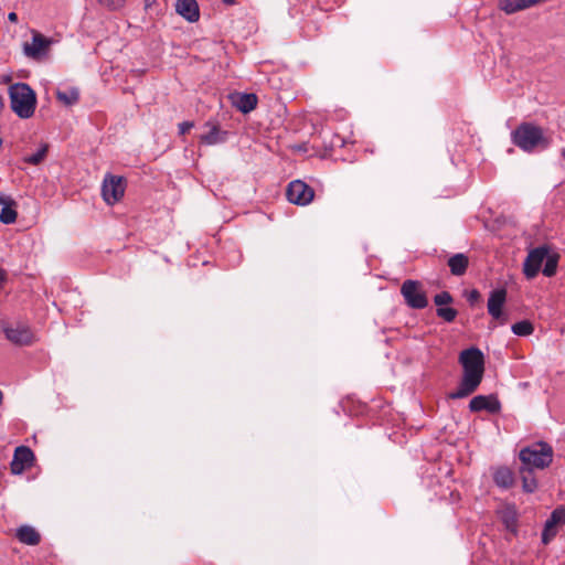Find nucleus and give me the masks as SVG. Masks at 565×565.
I'll use <instances>...</instances> for the list:
<instances>
[{
  "instance_id": "10",
  "label": "nucleus",
  "mask_w": 565,
  "mask_h": 565,
  "mask_svg": "<svg viewBox=\"0 0 565 565\" xmlns=\"http://www.w3.org/2000/svg\"><path fill=\"white\" fill-rule=\"evenodd\" d=\"M34 460L33 451L26 446H19L14 450L13 459L10 463V469L13 475H21L24 470L30 468Z\"/></svg>"
},
{
  "instance_id": "34",
  "label": "nucleus",
  "mask_w": 565,
  "mask_h": 565,
  "mask_svg": "<svg viewBox=\"0 0 565 565\" xmlns=\"http://www.w3.org/2000/svg\"><path fill=\"white\" fill-rule=\"evenodd\" d=\"M77 93L73 89V95H72V98H73V103L77 99Z\"/></svg>"
},
{
  "instance_id": "4",
  "label": "nucleus",
  "mask_w": 565,
  "mask_h": 565,
  "mask_svg": "<svg viewBox=\"0 0 565 565\" xmlns=\"http://www.w3.org/2000/svg\"><path fill=\"white\" fill-rule=\"evenodd\" d=\"M519 457L522 466L532 469H544L548 467L553 460V448L543 441L534 443L521 449Z\"/></svg>"
},
{
  "instance_id": "7",
  "label": "nucleus",
  "mask_w": 565,
  "mask_h": 565,
  "mask_svg": "<svg viewBox=\"0 0 565 565\" xmlns=\"http://www.w3.org/2000/svg\"><path fill=\"white\" fill-rule=\"evenodd\" d=\"M287 199L297 205H307L315 198V191L301 180H295L287 188Z\"/></svg>"
},
{
  "instance_id": "30",
  "label": "nucleus",
  "mask_w": 565,
  "mask_h": 565,
  "mask_svg": "<svg viewBox=\"0 0 565 565\" xmlns=\"http://www.w3.org/2000/svg\"><path fill=\"white\" fill-rule=\"evenodd\" d=\"M193 121H183L179 125L180 135L186 134L191 128H193Z\"/></svg>"
},
{
  "instance_id": "13",
  "label": "nucleus",
  "mask_w": 565,
  "mask_h": 565,
  "mask_svg": "<svg viewBox=\"0 0 565 565\" xmlns=\"http://www.w3.org/2000/svg\"><path fill=\"white\" fill-rule=\"evenodd\" d=\"M564 522H565V509H563V508L555 509L545 522L544 530L542 532V542L544 544L550 543V541L553 540V537L556 535L558 525Z\"/></svg>"
},
{
  "instance_id": "28",
  "label": "nucleus",
  "mask_w": 565,
  "mask_h": 565,
  "mask_svg": "<svg viewBox=\"0 0 565 565\" xmlns=\"http://www.w3.org/2000/svg\"><path fill=\"white\" fill-rule=\"evenodd\" d=\"M452 300V296L448 291H441L434 297V302L438 308L451 303Z\"/></svg>"
},
{
  "instance_id": "11",
  "label": "nucleus",
  "mask_w": 565,
  "mask_h": 565,
  "mask_svg": "<svg viewBox=\"0 0 565 565\" xmlns=\"http://www.w3.org/2000/svg\"><path fill=\"white\" fill-rule=\"evenodd\" d=\"M50 40L39 32H33L32 42H25L23 51L26 56L34 60H42L49 50Z\"/></svg>"
},
{
  "instance_id": "9",
  "label": "nucleus",
  "mask_w": 565,
  "mask_h": 565,
  "mask_svg": "<svg viewBox=\"0 0 565 565\" xmlns=\"http://www.w3.org/2000/svg\"><path fill=\"white\" fill-rule=\"evenodd\" d=\"M505 300L507 290L504 288H498L490 292L487 305L489 315L501 324L507 322V317L502 311Z\"/></svg>"
},
{
  "instance_id": "16",
  "label": "nucleus",
  "mask_w": 565,
  "mask_h": 565,
  "mask_svg": "<svg viewBox=\"0 0 565 565\" xmlns=\"http://www.w3.org/2000/svg\"><path fill=\"white\" fill-rule=\"evenodd\" d=\"M471 412L488 411L490 413H498L500 411V402L492 395L475 396L469 403Z\"/></svg>"
},
{
  "instance_id": "3",
  "label": "nucleus",
  "mask_w": 565,
  "mask_h": 565,
  "mask_svg": "<svg viewBox=\"0 0 565 565\" xmlns=\"http://www.w3.org/2000/svg\"><path fill=\"white\" fill-rule=\"evenodd\" d=\"M11 110L21 119L31 118L36 108V94L25 83H15L9 86Z\"/></svg>"
},
{
  "instance_id": "17",
  "label": "nucleus",
  "mask_w": 565,
  "mask_h": 565,
  "mask_svg": "<svg viewBox=\"0 0 565 565\" xmlns=\"http://www.w3.org/2000/svg\"><path fill=\"white\" fill-rule=\"evenodd\" d=\"M17 539L26 545H38L41 542V534L31 525H22L17 529Z\"/></svg>"
},
{
  "instance_id": "15",
  "label": "nucleus",
  "mask_w": 565,
  "mask_h": 565,
  "mask_svg": "<svg viewBox=\"0 0 565 565\" xmlns=\"http://www.w3.org/2000/svg\"><path fill=\"white\" fill-rule=\"evenodd\" d=\"M175 11L188 22H196L200 19V9L196 0H177Z\"/></svg>"
},
{
  "instance_id": "35",
  "label": "nucleus",
  "mask_w": 565,
  "mask_h": 565,
  "mask_svg": "<svg viewBox=\"0 0 565 565\" xmlns=\"http://www.w3.org/2000/svg\"><path fill=\"white\" fill-rule=\"evenodd\" d=\"M223 2L226 3V4H233L234 0H223Z\"/></svg>"
},
{
  "instance_id": "32",
  "label": "nucleus",
  "mask_w": 565,
  "mask_h": 565,
  "mask_svg": "<svg viewBox=\"0 0 565 565\" xmlns=\"http://www.w3.org/2000/svg\"><path fill=\"white\" fill-rule=\"evenodd\" d=\"M8 19H9V21H11V22H17V21H18V14H17L15 12H10V13L8 14Z\"/></svg>"
},
{
  "instance_id": "18",
  "label": "nucleus",
  "mask_w": 565,
  "mask_h": 565,
  "mask_svg": "<svg viewBox=\"0 0 565 565\" xmlns=\"http://www.w3.org/2000/svg\"><path fill=\"white\" fill-rule=\"evenodd\" d=\"M468 265L469 258L462 253L455 254L448 259L450 273L455 276H462L467 271Z\"/></svg>"
},
{
  "instance_id": "19",
  "label": "nucleus",
  "mask_w": 565,
  "mask_h": 565,
  "mask_svg": "<svg viewBox=\"0 0 565 565\" xmlns=\"http://www.w3.org/2000/svg\"><path fill=\"white\" fill-rule=\"evenodd\" d=\"M494 483L503 489H509L514 483L513 472L507 467H500L493 475Z\"/></svg>"
},
{
  "instance_id": "29",
  "label": "nucleus",
  "mask_w": 565,
  "mask_h": 565,
  "mask_svg": "<svg viewBox=\"0 0 565 565\" xmlns=\"http://www.w3.org/2000/svg\"><path fill=\"white\" fill-rule=\"evenodd\" d=\"M481 299V295L477 289H472L467 294V300L468 302L473 306L477 302H479Z\"/></svg>"
},
{
  "instance_id": "31",
  "label": "nucleus",
  "mask_w": 565,
  "mask_h": 565,
  "mask_svg": "<svg viewBox=\"0 0 565 565\" xmlns=\"http://www.w3.org/2000/svg\"><path fill=\"white\" fill-rule=\"evenodd\" d=\"M57 98L64 102L66 105L71 104V97L66 93L57 92Z\"/></svg>"
},
{
  "instance_id": "33",
  "label": "nucleus",
  "mask_w": 565,
  "mask_h": 565,
  "mask_svg": "<svg viewBox=\"0 0 565 565\" xmlns=\"http://www.w3.org/2000/svg\"><path fill=\"white\" fill-rule=\"evenodd\" d=\"M3 108H4V102H3L2 96L0 95V113L2 111Z\"/></svg>"
},
{
  "instance_id": "14",
  "label": "nucleus",
  "mask_w": 565,
  "mask_h": 565,
  "mask_svg": "<svg viewBox=\"0 0 565 565\" xmlns=\"http://www.w3.org/2000/svg\"><path fill=\"white\" fill-rule=\"evenodd\" d=\"M4 333L9 341L18 345H29L33 341L31 330L23 326L8 327L4 329Z\"/></svg>"
},
{
  "instance_id": "5",
  "label": "nucleus",
  "mask_w": 565,
  "mask_h": 565,
  "mask_svg": "<svg viewBox=\"0 0 565 565\" xmlns=\"http://www.w3.org/2000/svg\"><path fill=\"white\" fill-rule=\"evenodd\" d=\"M126 180L119 175L107 174L103 181L102 194L109 205L117 203L125 193Z\"/></svg>"
},
{
  "instance_id": "25",
  "label": "nucleus",
  "mask_w": 565,
  "mask_h": 565,
  "mask_svg": "<svg viewBox=\"0 0 565 565\" xmlns=\"http://www.w3.org/2000/svg\"><path fill=\"white\" fill-rule=\"evenodd\" d=\"M534 331L533 324L527 320H522L512 326V332L520 337H526Z\"/></svg>"
},
{
  "instance_id": "6",
  "label": "nucleus",
  "mask_w": 565,
  "mask_h": 565,
  "mask_svg": "<svg viewBox=\"0 0 565 565\" xmlns=\"http://www.w3.org/2000/svg\"><path fill=\"white\" fill-rule=\"evenodd\" d=\"M401 292L406 303L412 308L423 309L428 305L427 297L422 289V285L416 280L404 281Z\"/></svg>"
},
{
  "instance_id": "1",
  "label": "nucleus",
  "mask_w": 565,
  "mask_h": 565,
  "mask_svg": "<svg viewBox=\"0 0 565 565\" xmlns=\"http://www.w3.org/2000/svg\"><path fill=\"white\" fill-rule=\"evenodd\" d=\"M459 363L463 375L458 388L449 394L452 399L472 394L480 385L484 373V356L480 349L471 347L460 352Z\"/></svg>"
},
{
  "instance_id": "21",
  "label": "nucleus",
  "mask_w": 565,
  "mask_h": 565,
  "mask_svg": "<svg viewBox=\"0 0 565 565\" xmlns=\"http://www.w3.org/2000/svg\"><path fill=\"white\" fill-rule=\"evenodd\" d=\"M227 132L221 131L217 125H212L211 129L207 134L201 136V141L205 145H216L224 142L226 139Z\"/></svg>"
},
{
  "instance_id": "27",
  "label": "nucleus",
  "mask_w": 565,
  "mask_h": 565,
  "mask_svg": "<svg viewBox=\"0 0 565 565\" xmlns=\"http://www.w3.org/2000/svg\"><path fill=\"white\" fill-rule=\"evenodd\" d=\"M98 3L109 10V11H116L124 7L125 0H97Z\"/></svg>"
},
{
  "instance_id": "24",
  "label": "nucleus",
  "mask_w": 565,
  "mask_h": 565,
  "mask_svg": "<svg viewBox=\"0 0 565 565\" xmlns=\"http://www.w3.org/2000/svg\"><path fill=\"white\" fill-rule=\"evenodd\" d=\"M15 203L10 201L9 204H6L0 212V222L3 224H12L17 220V211L14 210Z\"/></svg>"
},
{
  "instance_id": "2",
  "label": "nucleus",
  "mask_w": 565,
  "mask_h": 565,
  "mask_svg": "<svg viewBox=\"0 0 565 565\" xmlns=\"http://www.w3.org/2000/svg\"><path fill=\"white\" fill-rule=\"evenodd\" d=\"M512 142L525 152L542 151L550 147L551 136L532 122L520 124L511 134Z\"/></svg>"
},
{
  "instance_id": "22",
  "label": "nucleus",
  "mask_w": 565,
  "mask_h": 565,
  "mask_svg": "<svg viewBox=\"0 0 565 565\" xmlns=\"http://www.w3.org/2000/svg\"><path fill=\"white\" fill-rule=\"evenodd\" d=\"M49 152V145L47 143H41L40 148L36 150V152L32 154H28L23 157V161L31 166H39L41 164Z\"/></svg>"
},
{
  "instance_id": "12",
  "label": "nucleus",
  "mask_w": 565,
  "mask_h": 565,
  "mask_svg": "<svg viewBox=\"0 0 565 565\" xmlns=\"http://www.w3.org/2000/svg\"><path fill=\"white\" fill-rule=\"evenodd\" d=\"M228 100L233 107L243 114H249L258 104V97L254 93L232 92L228 94Z\"/></svg>"
},
{
  "instance_id": "8",
  "label": "nucleus",
  "mask_w": 565,
  "mask_h": 565,
  "mask_svg": "<svg viewBox=\"0 0 565 565\" xmlns=\"http://www.w3.org/2000/svg\"><path fill=\"white\" fill-rule=\"evenodd\" d=\"M548 247L546 245L539 246L529 252L524 264L523 273L527 279H533L540 271L542 263L547 257Z\"/></svg>"
},
{
  "instance_id": "20",
  "label": "nucleus",
  "mask_w": 565,
  "mask_h": 565,
  "mask_svg": "<svg viewBox=\"0 0 565 565\" xmlns=\"http://www.w3.org/2000/svg\"><path fill=\"white\" fill-rule=\"evenodd\" d=\"M533 470L534 469L522 465L519 469V473L522 480V488L527 493L534 492L537 488V481L533 476Z\"/></svg>"
},
{
  "instance_id": "23",
  "label": "nucleus",
  "mask_w": 565,
  "mask_h": 565,
  "mask_svg": "<svg viewBox=\"0 0 565 565\" xmlns=\"http://www.w3.org/2000/svg\"><path fill=\"white\" fill-rule=\"evenodd\" d=\"M559 256L556 253H550L547 252V257H545V266L543 268V275L546 277H552L555 275L557 269Z\"/></svg>"
},
{
  "instance_id": "26",
  "label": "nucleus",
  "mask_w": 565,
  "mask_h": 565,
  "mask_svg": "<svg viewBox=\"0 0 565 565\" xmlns=\"http://www.w3.org/2000/svg\"><path fill=\"white\" fill-rule=\"evenodd\" d=\"M436 313L439 318H441L446 322H452L456 319L458 311L450 307H440V308H437Z\"/></svg>"
}]
</instances>
